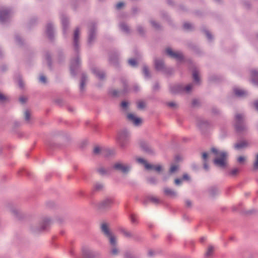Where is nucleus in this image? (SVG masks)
Returning <instances> with one entry per match:
<instances>
[{
  "label": "nucleus",
  "instance_id": "1",
  "mask_svg": "<svg viewBox=\"0 0 258 258\" xmlns=\"http://www.w3.org/2000/svg\"><path fill=\"white\" fill-rule=\"evenodd\" d=\"M81 30L77 28L73 34L72 45L74 51V56L71 58L70 61V72L73 76H76L81 66V61L79 55V51L81 46L80 42Z\"/></svg>",
  "mask_w": 258,
  "mask_h": 258
},
{
  "label": "nucleus",
  "instance_id": "2",
  "mask_svg": "<svg viewBox=\"0 0 258 258\" xmlns=\"http://www.w3.org/2000/svg\"><path fill=\"white\" fill-rule=\"evenodd\" d=\"M100 229L104 235L108 239L110 253L112 255H117L119 253V250L117 246L116 236L112 233L108 225L106 223H103L101 224Z\"/></svg>",
  "mask_w": 258,
  "mask_h": 258
},
{
  "label": "nucleus",
  "instance_id": "3",
  "mask_svg": "<svg viewBox=\"0 0 258 258\" xmlns=\"http://www.w3.org/2000/svg\"><path fill=\"white\" fill-rule=\"evenodd\" d=\"M211 151L216 157L213 161L214 164L221 169L226 168L227 165L226 159L228 153L224 151H219L214 147L212 148Z\"/></svg>",
  "mask_w": 258,
  "mask_h": 258
},
{
  "label": "nucleus",
  "instance_id": "4",
  "mask_svg": "<svg viewBox=\"0 0 258 258\" xmlns=\"http://www.w3.org/2000/svg\"><path fill=\"white\" fill-rule=\"evenodd\" d=\"M50 223L51 219L49 217H44L38 223L31 224L30 231L34 234H39L46 230Z\"/></svg>",
  "mask_w": 258,
  "mask_h": 258
},
{
  "label": "nucleus",
  "instance_id": "5",
  "mask_svg": "<svg viewBox=\"0 0 258 258\" xmlns=\"http://www.w3.org/2000/svg\"><path fill=\"white\" fill-rule=\"evenodd\" d=\"M234 127L237 132L241 133L245 132L247 127L244 122V115L242 113H237L235 115Z\"/></svg>",
  "mask_w": 258,
  "mask_h": 258
},
{
  "label": "nucleus",
  "instance_id": "6",
  "mask_svg": "<svg viewBox=\"0 0 258 258\" xmlns=\"http://www.w3.org/2000/svg\"><path fill=\"white\" fill-rule=\"evenodd\" d=\"M112 168L116 171L126 175L131 171L132 165L131 164L124 163L121 161H118L114 163L112 166Z\"/></svg>",
  "mask_w": 258,
  "mask_h": 258
},
{
  "label": "nucleus",
  "instance_id": "7",
  "mask_svg": "<svg viewBox=\"0 0 258 258\" xmlns=\"http://www.w3.org/2000/svg\"><path fill=\"white\" fill-rule=\"evenodd\" d=\"M130 135V133L126 130H123L118 133L116 140L121 148H124L126 146L129 142Z\"/></svg>",
  "mask_w": 258,
  "mask_h": 258
},
{
  "label": "nucleus",
  "instance_id": "8",
  "mask_svg": "<svg viewBox=\"0 0 258 258\" xmlns=\"http://www.w3.org/2000/svg\"><path fill=\"white\" fill-rule=\"evenodd\" d=\"M97 36V27L94 22H91L88 25L87 43L89 46L93 44Z\"/></svg>",
  "mask_w": 258,
  "mask_h": 258
},
{
  "label": "nucleus",
  "instance_id": "9",
  "mask_svg": "<svg viewBox=\"0 0 258 258\" xmlns=\"http://www.w3.org/2000/svg\"><path fill=\"white\" fill-rule=\"evenodd\" d=\"M61 23L62 27L63 34L64 37L68 35V32L69 27V21L68 17L64 14H62L60 16Z\"/></svg>",
  "mask_w": 258,
  "mask_h": 258
},
{
  "label": "nucleus",
  "instance_id": "10",
  "mask_svg": "<svg viewBox=\"0 0 258 258\" xmlns=\"http://www.w3.org/2000/svg\"><path fill=\"white\" fill-rule=\"evenodd\" d=\"M166 53L171 57L175 58L178 61L183 59V55L180 51H173L171 48H167L166 49Z\"/></svg>",
  "mask_w": 258,
  "mask_h": 258
},
{
  "label": "nucleus",
  "instance_id": "11",
  "mask_svg": "<svg viewBox=\"0 0 258 258\" xmlns=\"http://www.w3.org/2000/svg\"><path fill=\"white\" fill-rule=\"evenodd\" d=\"M127 118L135 126H140L142 123V120L141 118L136 116L133 113H128L127 114Z\"/></svg>",
  "mask_w": 258,
  "mask_h": 258
},
{
  "label": "nucleus",
  "instance_id": "12",
  "mask_svg": "<svg viewBox=\"0 0 258 258\" xmlns=\"http://www.w3.org/2000/svg\"><path fill=\"white\" fill-rule=\"evenodd\" d=\"M121 83L123 86V90L121 91H118L117 90H114L111 92V93L113 96H119L120 94H124L127 91V85L126 83V80L124 79H122L121 80Z\"/></svg>",
  "mask_w": 258,
  "mask_h": 258
},
{
  "label": "nucleus",
  "instance_id": "13",
  "mask_svg": "<svg viewBox=\"0 0 258 258\" xmlns=\"http://www.w3.org/2000/svg\"><path fill=\"white\" fill-rule=\"evenodd\" d=\"M46 33L48 37L52 40L54 37L55 29L52 23H48L46 27Z\"/></svg>",
  "mask_w": 258,
  "mask_h": 258
},
{
  "label": "nucleus",
  "instance_id": "14",
  "mask_svg": "<svg viewBox=\"0 0 258 258\" xmlns=\"http://www.w3.org/2000/svg\"><path fill=\"white\" fill-rule=\"evenodd\" d=\"M113 200L110 198H106L98 204V207L100 209H104L109 208L112 204Z\"/></svg>",
  "mask_w": 258,
  "mask_h": 258
},
{
  "label": "nucleus",
  "instance_id": "15",
  "mask_svg": "<svg viewBox=\"0 0 258 258\" xmlns=\"http://www.w3.org/2000/svg\"><path fill=\"white\" fill-rule=\"evenodd\" d=\"M234 94L238 97L244 98L248 95V92L242 88L235 87L233 89Z\"/></svg>",
  "mask_w": 258,
  "mask_h": 258
},
{
  "label": "nucleus",
  "instance_id": "16",
  "mask_svg": "<svg viewBox=\"0 0 258 258\" xmlns=\"http://www.w3.org/2000/svg\"><path fill=\"white\" fill-rule=\"evenodd\" d=\"M251 82L258 86V69H252L250 71Z\"/></svg>",
  "mask_w": 258,
  "mask_h": 258
},
{
  "label": "nucleus",
  "instance_id": "17",
  "mask_svg": "<svg viewBox=\"0 0 258 258\" xmlns=\"http://www.w3.org/2000/svg\"><path fill=\"white\" fill-rule=\"evenodd\" d=\"M170 92L173 94L182 92V85L179 84H173L170 86Z\"/></svg>",
  "mask_w": 258,
  "mask_h": 258
},
{
  "label": "nucleus",
  "instance_id": "18",
  "mask_svg": "<svg viewBox=\"0 0 258 258\" xmlns=\"http://www.w3.org/2000/svg\"><path fill=\"white\" fill-rule=\"evenodd\" d=\"M92 72L100 80H103L105 78L104 72L99 68H93L92 69Z\"/></svg>",
  "mask_w": 258,
  "mask_h": 258
},
{
  "label": "nucleus",
  "instance_id": "19",
  "mask_svg": "<svg viewBox=\"0 0 258 258\" xmlns=\"http://www.w3.org/2000/svg\"><path fill=\"white\" fill-rule=\"evenodd\" d=\"M11 16L10 11L8 10H3L0 12V21L3 22L9 19Z\"/></svg>",
  "mask_w": 258,
  "mask_h": 258
},
{
  "label": "nucleus",
  "instance_id": "20",
  "mask_svg": "<svg viewBox=\"0 0 258 258\" xmlns=\"http://www.w3.org/2000/svg\"><path fill=\"white\" fill-rule=\"evenodd\" d=\"M140 147L145 151L147 152H152V150L150 148L148 143L144 140H141L139 142Z\"/></svg>",
  "mask_w": 258,
  "mask_h": 258
},
{
  "label": "nucleus",
  "instance_id": "21",
  "mask_svg": "<svg viewBox=\"0 0 258 258\" xmlns=\"http://www.w3.org/2000/svg\"><path fill=\"white\" fill-rule=\"evenodd\" d=\"M119 54L117 52L112 53L109 55V62L115 66L117 65L118 60Z\"/></svg>",
  "mask_w": 258,
  "mask_h": 258
},
{
  "label": "nucleus",
  "instance_id": "22",
  "mask_svg": "<svg viewBox=\"0 0 258 258\" xmlns=\"http://www.w3.org/2000/svg\"><path fill=\"white\" fill-rule=\"evenodd\" d=\"M164 194L171 198H175L177 196V192L174 189L169 187L164 188Z\"/></svg>",
  "mask_w": 258,
  "mask_h": 258
},
{
  "label": "nucleus",
  "instance_id": "23",
  "mask_svg": "<svg viewBox=\"0 0 258 258\" xmlns=\"http://www.w3.org/2000/svg\"><path fill=\"white\" fill-rule=\"evenodd\" d=\"M119 231L126 238H134V235H133V233L131 231L126 230L125 229H124L123 227L119 228Z\"/></svg>",
  "mask_w": 258,
  "mask_h": 258
},
{
  "label": "nucleus",
  "instance_id": "24",
  "mask_svg": "<svg viewBox=\"0 0 258 258\" xmlns=\"http://www.w3.org/2000/svg\"><path fill=\"white\" fill-rule=\"evenodd\" d=\"M156 69L158 71H163L164 69V64L162 59H156L155 60Z\"/></svg>",
  "mask_w": 258,
  "mask_h": 258
},
{
  "label": "nucleus",
  "instance_id": "25",
  "mask_svg": "<svg viewBox=\"0 0 258 258\" xmlns=\"http://www.w3.org/2000/svg\"><path fill=\"white\" fill-rule=\"evenodd\" d=\"M88 78L87 76L85 74H83L82 75L80 85V89L81 91L84 90L85 86L87 82Z\"/></svg>",
  "mask_w": 258,
  "mask_h": 258
},
{
  "label": "nucleus",
  "instance_id": "26",
  "mask_svg": "<svg viewBox=\"0 0 258 258\" xmlns=\"http://www.w3.org/2000/svg\"><path fill=\"white\" fill-rule=\"evenodd\" d=\"M198 125L201 129H204L209 125V122L205 119H200L198 121Z\"/></svg>",
  "mask_w": 258,
  "mask_h": 258
},
{
  "label": "nucleus",
  "instance_id": "27",
  "mask_svg": "<svg viewBox=\"0 0 258 258\" xmlns=\"http://www.w3.org/2000/svg\"><path fill=\"white\" fill-rule=\"evenodd\" d=\"M138 163L143 164L147 169H151L153 167V165L149 164L144 159L142 158H138L137 159Z\"/></svg>",
  "mask_w": 258,
  "mask_h": 258
},
{
  "label": "nucleus",
  "instance_id": "28",
  "mask_svg": "<svg viewBox=\"0 0 258 258\" xmlns=\"http://www.w3.org/2000/svg\"><path fill=\"white\" fill-rule=\"evenodd\" d=\"M247 146V143L245 141H242L235 144L234 146L235 149L239 150L245 148Z\"/></svg>",
  "mask_w": 258,
  "mask_h": 258
},
{
  "label": "nucleus",
  "instance_id": "29",
  "mask_svg": "<svg viewBox=\"0 0 258 258\" xmlns=\"http://www.w3.org/2000/svg\"><path fill=\"white\" fill-rule=\"evenodd\" d=\"M192 78L195 83H200V79L199 76V71L197 69H195L192 71Z\"/></svg>",
  "mask_w": 258,
  "mask_h": 258
},
{
  "label": "nucleus",
  "instance_id": "30",
  "mask_svg": "<svg viewBox=\"0 0 258 258\" xmlns=\"http://www.w3.org/2000/svg\"><path fill=\"white\" fill-rule=\"evenodd\" d=\"M104 188V184L102 182H97L94 184V190L97 191H102Z\"/></svg>",
  "mask_w": 258,
  "mask_h": 258
},
{
  "label": "nucleus",
  "instance_id": "31",
  "mask_svg": "<svg viewBox=\"0 0 258 258\" xmlns=\"http://www.w3.org/2000/svg\"><path fill=\"white\" fill-rule=\"evenodd\" d=\"M119 28L120 30L125 33H128L130 32V29L128 26L125 23H120L119 24Z\"/></svg>",
  "mask_w": 258,
  "mask_h": 258
},
{
  "label": "nucleus",
  "instance_id": "32",
  "mask_svg": "<svg viewBox=\"0 0 258 258\" xmlns=\"http://www.w3.org/2000/svg\"><path fill=\"white\" fill-rule=\"evenodd\" d=\"M208 192L211 196H214L219 193V189L216 186H212L209 188Z\"/></svg>",
  "mask_w": 258,
  "mask_h": 258
},
{
  "label": "nucleus",
  "instance_id": "33",
  "mask_svg": "<svg viewBox=\"0 0 258 258\" xmlns=\"http://www.w3.org/2000/svg\"><path fill=\"white\" fill-rule=\"evenodd\" d=\"M24 119L27 123H30L31 122V116L28 110H26L24 112Z\"/></svg>",
  "mask_w": 258,
  "mask_h": 258
},
{
  "label": "nucleus",
  "instance_id": "34",
  "mask_svg": "<svg viewBox=\"0 0 258 258\" xmlns=\"http://www.w3.org/2000/svg\"><path fill=\"white\" fill-rule=\"evenodd\" d=\"M214 252V247L212 245H210L208 247V250L207 252L205 253V257L206 258H209L211 257Z\"/></svg>",
  "mask_w": 258,
  "mask_h": 258
},
{
  "label": "nucleus",
  "instance_id": "35",
  "mask_svg": "<svg viewBox=\"0 0 258 258\" xmlns=\"http://www.w3.org/2000/svg\"><path fill=\"white\" fill-rule=\"evenodd\" d=\"M17 82L18 83L19 87L23 89L25 87V83L22 79V77L20 76H17Z\"/></svg>",
  "mask_w": 258,
  "mask_h": 258
},
{
  "label": "nucleus",
  "instance_id": "36",
  "mask_svg": "<svg viewBox=\"0 0 258 258\" xmlns=\"http://www.w3.org/2000/svg\"><path fill=\"white\" fill-rule=\"evenodd\" d=\"M193 88V84H189L185 87L182 86V92L189 93Z\"/></svg>",
  "mask_w": 258,
  "mask_h": 258
},
{
  "label": "nucleus",
  "instance_id": "37",
  "mask_svg": "<svg viewBox=\"0 0 258 258\" xmlns=\"http://www.w3.org/2000/svg\"><path fill=\"white\" fill-rule=\"evenodd\" d=\"M98 172L101 175H105L108 174V171L104 167H101L97 169Z\"/></svg>",
  "mask_w": 258,
  "mask_h": 258
},
{
  "label": "nucleus",
  "instance_id": "38",
  "mask_svg": "<svg viewBox=\"0 0 258 258\" xmlns=\"http://www.w3.org/2000/svg\"><path fill=\"white\" fill-rule=\"evenodd\" d=\"M143 73L145 78H149L150 77V75L148 68L146 66H144L143 68Z\"/></svg>",
  "mask_w": 258,
  "mask_h": 258
},
{
  "label": "nucleus",
  "instance_id": "39",
  "mask_svg": "<svg viewBox=\"0 0 258 258\" xmlns=\"http://www.w3.org/2000/svg\"><path fill=\"white\" fill-rule=\"evenodd\" d=\"M83 254L86 258H91L92 251L89 249H85L83 250Z\"/></svg>",
  "mask_w": 258,
  "mask_h": 258
},
{
  "label": "nucleus",
  "instance_id": "40",
  "mask_svg": "<svg viewBox=\"0 0 258 258\" xmlns=\"http://www.w3.org/2000/svg\"><path fill=\"white\" fill-rule=\"evenodd\" d=\"M253 169L254 170H258V153L256 154L255 156L253 164Z\"/></svg>",
  "mask_w": 258,
  "mask_h": 258
},
{
  "label": "nucleus",
  "instance_id": "41",
  "mask_svg": "<svg viewBox=\"0 0 258 258\" xmlns=\"http://www.w3.org/2000/svg\"><path fill=\"white\" fill-rule=\"evenodd\" d=\"M132 224H137L138 223V219L136 216L133 214H131L130 217Z\"/></svg>",
  "mask_w": 258,
  "mask_h": 258
},
{
  "label": "nucleus",
  "instance_id": "42",
  "mask_svg": "<svg viewBox=\"0 0 258 258\" xmlns=\"http://www.w3.org/2000/svg\"><path fill=\"white\" fill-rule=\"evenodd\" d=\"M239 172V169L238 168H234L230 170L229 174L231 176H236Z\"/></svg>",
  "mask_w": 258,
  "mask_h": 258
},
{
  "label": "nucleus",
  "instance_id": "43",
  "mask_svg": "<svg viewBox=\"0 0 258 258\" xmlns=\"http://www.w3.org/2000/svg\"><path fill=\"white\" fill-rule=\"evenodd\" d=\"M128 102L126 101H123L121 103V107L124 111H127L128 107Z\"/></svg>",
  "mask_w": 258,
  "mask_h": 258
},
{
  "label": "nucleus",
  "instance_id": "44",
  "mask_svg": "<svg viewBox=\"0 0 258 258\" xmlns=\"http://www.w3.org/2000/svg\"><path fill=\"white\" fill-rule=\"evenodd\" d=\"M45 58L47 61L48 66L49 67H51V56L49 53L47 52L45 53Z\"/></svg>",
  "mask_w": 258,
  "mask_h": 258
},
{
  "label": "nucleus",
  "instance_id": "45",
  "mask_svg": "<svg viewBox=\"0 0 258 258\" xmlns=\"http://www.w3.org/2000/svg\"><path fill=\"white\" fill-rule=\"evenodd\" d=\"M128 63L129 65L132 67H136L137 66V62L134 58L130 59L128 60Z\"/></svg>",
  "mask_w": 258,
  "mask_h": 258
},
{
  "label": "nucleus",
  "instance_id": "46",
  "mask_svg": "<svg viewBox=\"0 0 258 258\" xmlns=\"http://www.w3.org/2000/svg\"><path fill=\"white\" fill-rule=\"evenodd\" d=\"M39 82L42 84H46L47 83V79L43 75H40L39 77Z\"/></svg>",
  "mask_w": 258,
  "mask_h": 258
},
{
  "label": "nucleus",
  "instance_id": "47",
  "mask_svg": "<svg viewBox=\"0 0 258 258\" xmlns=\"http://www.w3.org/2000/svg\"><path fill=\"white\" fill-rule=\"evenodd\" d=\"M17 48L18 47H20L22 46L24 44V41H23V40L21 38H20V37H19L18 36H17Z\"/></svg>",
  "mask_w": 258,
  "mask_h": 258
},
{
  "label": "nucleus",
  "instance_id": "48",
  "mask_svg": "<svg viewBox=\"0 0 258 258\" xmlns=\"http://www.w3.org/2000/svg\"><path fill=\"white\" fill-rule=\"evenodd\" d=\"M183 28L185 30H190L192 28V25L189 23H185L183 24Z\"/></svg>",
  "mask_w": 258,
  "mask_h": 258
},
{
  "label": "nucleus",
  "instance_id": "49",
  "mask_svg": "<svg viewBox=\"0 0 258 258\" xmlns=\"http://www.w3.org/2000/svg\"><path fill=\"white\" fill-rule=\"evenodd\" d=\"M208 157H209V154H208L206 152H204L202 154V160L203 162H206L208 161Z\"/></svg>",
  "mask_w": 258,
  "mask_h": 258
},
{
  "label": "nucleus",
  "instance_id": "50",
  "mask_svg": "<svg viewBox=\"0 0 258 258\" xmlns=\"http://www.w3.org/2000/svg\"><path fill=\"white\" fill-rule=\"evenodd\" d=\"M137 107L139 109H144L145 107V103L144 101H140L138 102Z\"/></svg>",
  "mask_w": 258,
  "mask_h": 258
},
{
  "label": "nucleus",
  "instance_id": "51",
  "mask_svg": "<svg viewBox=\"0 0 258 258\" xmlns=\"http://www.w3.org/2000/svg\"><path fill=\"white\" fill-rule=\"evenodd\" d=\"M246 160V157L244 156H239L237 158V161L240 164H243Z\"/></svg>",
  "mask_w": 258,
  "mask_h": 258
},
{
  "label": "nucleus",
  "instance_id": "52",
  "mask_svg": "<svg viewBox=\"0 0 258 258\" xmlns=\"http://www.w3.org/2000/svg\"><path fill=\"white\" fill-rule=\"evenodd\" d=\"M178 169V166L177 165H172L170 168L169 172L170 173H173L175 172Z\"/></svg>",
  "mask_w": 258,
  "mask_h": 258
},
{
  "label": "nucleus",
  "instance_id": "53",
  "mask_svg": "<svg viewBox=\"0 0 258 258\" xmlns=\"http://www.w3.org/2000/svg\"><path fill=\"white\" fill-rule=\"evenodd\" d=\"M150 23L151 24V25H152L153 27H154L155 29H159V27H160V25L159 24L157 23L156 22H155V21L154 20H151L150 21Z\"/></svg>",
  "mask_w": 258,
  "mask_h": 258
},
{
  "label": "nucleus",
  "instance_id": "54",
  "mask_svg": "<svg viewBox=\"0 0 258 258\" xmlns=\"http://www.w3.org/2000/svg\"><path fill=\"white\" fill-rule=\"evenodd\" d=\"M150 201L154 204H158L159 202V200L155 197H151L150 198Z\"/></svg>",
  "mask_w": 258,
  "mask_h": 258
},
{
  "label": "nucleus",
  "instance_id": "55",
  "mask_svg": "<svg viewBox=\"0 0 258 258\" xmlns=\"http://www.w3.org/2000/svg\"><path fill=\"white\" fill-rule=\"evenodd\" d=\"M152 169H154L157 172H160L162 170V166L160 165H153Z\"/></svg>",
  "mask_w": 258,
  "mask_h": 258
},
{
  "label": "nucleus",
  "instance_id": "56",
  "mask_svg": "<svg viewBox=\"0 0 258 258\" xmlns=\"http://www.w3.org/2000/svg\"><path fill=\"white\" fill-rule=\"evenodd\" d=\"M27 98L25 96H21L19 98V101L22 104H25L27 101Z\"/></svg>",
  "mask_w": 258,
  "mask_h": 258
},
{
  "label": "nucleus",
  "instance_id": "57",
  "mask_svg": "<svg viewBox=\"0 0 258 258\" xmlns=\"http://www.w3.org/2000/svg\"><path fill=\"white\" fill-rule=\"evenodd\" d=\"M8 99V97L0 92V101L5 102Z\"/></svg>",
  "mask_w": 258,
  "mask_h": 258
},
{
  "label": "nucleus",
  "instance_id": "58",
  "mask_svg": "<svg viewBox=\"0 0 258 258\" xmlns=\"http://www.w3.org/2000/svg\"><path fill=\"white\" fill-rule=\"evenodd\" d=\"M168 106L171 108H175L177 106V104L174 102H170L167 103Z\"/></svg>",
  "mask_w": 258,
  "mask_h": 258
},
{
  "label": "nucleus",
  "instance_id": "59",
  "mask_svg": "<svg viewBox=\"0 0 258 258\" xmlns=\"http://www.w3.org/2000/svg\"><path fill=\"white\" fill-rule=\"evenodd\" d=\"M182 182V179L179 178H176L174 180V183L176 185H180Z\"/></svg>",
  "mask_w": 258,
  "mask_h": 258
},
{
  "label": "nucleus",
  "instance_id": "60",
  "mask_svg": "<svg viewBox=\"0 0 258 258\" xmlns=\"http://www.w3.org/2000/svg\"><path fill=\"white\" fill-rule=\"evenodd\" d=\"M138 32L141 34H143L144 33V28L141 26H139L137 28Z\"/></svg>",
  "mask_w": 258,
  "mask_h": 258
},
{
  "label": "nucleus",
  "instance_id": "61",
  "mask_svg": "<svg viewBox=\"0 0 258 258\" xmlns=\"http://www.w3.org/2000/svg\"><path fill=\"white\" fill-rule=\"evenodd\" d=\"M124 6L123 2H119L116 5V8L118 10L120 9Z\"/></svg>",
  "mask_w": 258,
  "mask_h": 258
},
{
  "label": "nucleus",
  "instance_id": "62",
  "mask_svg": "<svg viewBox=\"0 0 258 258\" xmlns=\"http://www.w3.org/2000/svg\"><path fill=\"white\" fill-rule=\"evenodd\" d=\"M101 149L99 147H96L94 148L93 152L95 154H98L100 152Z\"/></svg>",
  "mask_w": 258,
  "mask_h": 258
},
{
  "label": "nucleus",
  "instance_id": "63",
  "mask_svg": "<svg viewBox=\"0 0 258 258\" xmlns=\"http://www.w3.org/2000/svg\"><path fill=\"white\" fill-rule=\"evenodd\" d=\"M205 33H206V36H207V38L209 40H211L212 39V38H213L211 34L209 31H206L205 32Z\"/></svg>",
  "mask_w": 258,
  "mask_h": 258
},
{
  "label": "nucleus",
  "instance_id": "64",
  "mask_svg": "<svg viewBox=\"0 0 258 258\" xmlns=\"http://www.w3.org/2000/svg\"><path fill=\"white\" fill-rule=\"evenodd\" d=\"M182 180H188L189 179V176H188V175L186 173L185 174H184L183 175V176H182Z\"/></svg>",
  "mask_w": 258,
  "mask_h": 258
}]
</instances>
